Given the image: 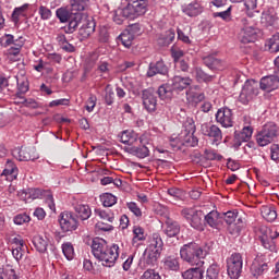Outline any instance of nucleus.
I'll list each match as a JSON object with an SVG mask.
<instances>
[{"label": "nucleus", "instance_id": "bf43d9fd", "mask_svg": "<svg viewBox=\"0 0 279 279\" xmlns=\"http://www.w3.org/2000/svg\"><path fill=\"white\" fill-rule=\"evenodd\" d=\"M204 64L208 66V69H218L219 66V61L213 56H207L204 59Z\"/></svg>", "mask_w": 279, "mask_h": 279}, {"label": "nucleus", "instance_id": "774afa93", "mask_svg": "<svg viewBox=\"0 0 279 279\" xmlns=\"http://www.w3.org/2000/svg\"><path fill=\"white\" fill-rule=\"evenodd\" d=\"M4 275L7 279H19L16 276V270L11 265L4 267Z\"/></svg>", "mask_w": 279, "mask_h": 279}, {"label": "nucleus", "instance_id": "e2e57ef3", "mask_svg": "<svg viewBox=\"0 0 279 279\" xmlns=\"http://www.w3.org/2000/svg\"><path fill=\"white\" fill-rule=\"evenodd\" d=\"M141 279H162V278L160 277V274H158L156 270L147 269L146 271H144Z\"/></svg>", "mask_w": 279, "mask_h": 279}, {"label": "nucleus", "instance_id": "a19ab883", "mask_svg": "<svg viewBox=\"0 0 279 279\" xmlns=\"http://www.w3.org/2000/svg\"><path fill=\"white\" fill-rule=\"evenodd\" d=\"M27 8H29V4H23L22 7L14 9L12 13L13 23H19L21 19L27 16Z\"/></svg>", "mask_w": 279, "mask_h": 279}, {"label": "nucleus", "instance_id": "49530a36", "mask_svg": "<svg viewBox=\"0 0 279 279\" xmlns=\"http://www.w3.org/2000/svg\"><path fill=\"white\" fill-rule=\"evenodd\" d=\"M61 247L66 260H73V258H75V248H73L71 242L63 243Z\"/></svg>", "mask_w": 279, "mask_h": 279}, {"label": "nucleus", "instance_id": "7ed1b4c3", "mask_svg": "<svg viewBox=\"0 0 279 279\" xmlns=\"http://www.w3.org/2000/svg\"><path fill=\"white\" fill-rule=\"evenodd\" d=\"M147 12V0H133L128 5L119 9L117 14L122 16L123 19H130L134 21V19H138V16H143Z\"/></svg>", "mask_w": 279, "mask_h": 279}, {"label": "nucleus", "instance_id": "2f4dec72", "mask_svg": "<svg viewBox=\"0 0 279 279\" xmlns=\"http://www.w3.org/2000/svg\"><path fill=\"white\" fill-rule=\"evenodd\" d=\"M278 24V15L275 12L266 11L262 14V25L265 27H274Z\"/></svg>", "mask_w": 279, "mask_h": 279}, {"label": "nucleus", "instance_id": "393cba45", "mask_svg": "<svg viewBox=\"0 0 279 279\" xmlns=\"http://www.w3.org/2000/svg\"><path fill=\"white\" fill-rule=\"evenodd\" d=\"M183 279H204V266H195L182 272Z\"/></svg>", "mask_w": 279, "mask_h": 279}, {"label": "nucleus", "instance_id": "58836bf2", "mask_svg": "<svg viewBox=\"0 0 279 279\" xmlns=\"http://www.w3.org/2000/svg\"><path fill=\"white\" fill-rule=\"evenodd\" d=\"M265 48L270 51V53H278L279 51V33H276L266 41Z\"/></svg>", "mask_w": 279, "mask_h": 279}, {"label": "nucleus", "instance_id": "72a5a7b5", "mask_svg": "<svg viewBox=\"0 0 279 279\" xmlns=\"http://www.w3.org/2000/svg\"><path fill=\"white\" fill-rule=\"evenodd\" d=\"M88 5H90V0H71V8L74 14L88 10Z\"/></svg>", "mask_w": 279, "mask_h": 279}, {"label": "nucleus", "instance_id": "338daca9", "mask_svg": "<svg viewBox=\"0 0 279 279\" xmlns=\"http://www.w3.org/2000/svg\"><path fill=\"white\" fill-rule=\"evenodd\" d=\"M95 106H97V96L90 95L86 101L87 112H93V110H95Z\"/></svg>", "mask_w": 279, "mask_h": 279}, {"label": "nucleus", "instance_id": "ea45409f", "mask_svg": "<svg viewBox=\"0 0 279 279\" xmlns=\"http://www.w3.org/2000/svg\"><path fill=\"white\" fill-rule=\"evenodd\" d=\"M173 85L171 83L163 84L158 88L160 99H171L173 97Z\"/></svg>", "mask_w": 279, "mask_h": 279}, {"label": "nucleus", "instance_id": "6ab92c4d", "mask_svg": "<svg viewBox=\"0 0 279 279\" xmlns=\"http://www.w3.org/2000/svg\"><path fill=\"white\" fill-rule=\"evenodd\" d=\"M1 178H5L8 182H14L19 178V167L12 160H7L4 170L1 173Z\"/></svg>", "mask_w": 279, "mask_h": 279}, {"label": "nucleus", "instance_id": "b1692460", "mask_svg": "<svg viewBox=\"0 0 279 279\" xmlns=\"http://www.w3.org/2000/svg\"><path fill=\"white\" fill-rule=\"evenodd\" d=\"M160 252L154 248H149L148 246L144 251V263L150 267H154L156 263H158V258H160Z\"/></svg>", "mask_w": 279, "mask_h": 279}, {"label": "nucleus", "instance_id": "a878e982", "mask_svg": "<svg viewBox=\"0 0 279 279\" xmlns=\"http://www.w3.org/2000/svg\"><path fill=\"white\" fill-rule=\"evenodd\" d=\"M125 151L132 156H136V158H147L149 156V148L145 145L129 146L125 148Z\"/></svg>", "mask_w": 279, "mask_h": 279}, {"label": "nucleus", "instance_id": "603ef678", "mask_svg": "<svg viewBox=\"0 0 279 279\" xmlns=\"http://www.w3.org/2000/svg\"><path fill=\"white\" fill-rule=\"evenodd\" d=\"M165 267L171 271H178V269H180V262H178L175 257H167L165 259Z\"/></svg>", "mask_w": 279, "mask_h": 279}, {"label": "nucleus", "instance_id": "de8ad7c7", "mask_svg": "<svg viewBox=\"0 0 279 279\" xmlns=\"http://www.w3.org/2000/svg\"><path fill=\"white\" fill-rule=\"evenodd\" d=\"M213 16L214 19H221L222 21H226V23H230V21H232V7H229L221 12H214Z\"/></svg>", "mask_w": 279, "mask_h": 279}, {"label": "nucleus", "instance_id": "dca6fc26", "mask_svg": "<svg viewBox=\"0 0 279 279\" xmlns=\"http://www.w3.org/2000/svg\"><path fill=\"white\" fill-rule=\"evenodd\" d=\"M143 106L147 112H156V107L158 106V98L149 89L143 90L142 94Z\"/></svg>", "mask_w": 279, "mask_h": 279}, {"label": "nucleus", "instance_id": "6e6d98bb", "mask_svg": "<svg viewBox=\"0 0 279 279\" xmlns=\"http://www.w3.org/2000/svg\"><path fill=\"white\" fill-rule=\"evenodd\" d=\"M38 14H39L41 21H49V19H51V16H53V13L50 11V9L45 5L39 7Z\"/></svg>", "mask_w": 279, "mask_h": 279}, {"label": "nucleus", "instance_id": "4468645a", "mask_svg": "<svg viewBox=\"0 0 279 279\" xmlns=\"http://www.w3.org/2000/svg\"><path fill=\"white\" fill-rule=\"evenodd\" d=\"M216 121L222 128H232L234 125V114L228 107H222L216 112Z\"/></svg>", "mask_w": 279, "mask_h": 279}, {"label": "nucleus", "instance_id": "37998d69", "mask_svg": "<svg viewBox=\"0 0 279 279\" xmlns=\"http://www.w3.org/2000/svg\"><path fill=\"white\" fill-rule=\"evenodd\" d=\"M262 217L269 222L276 221L278 218V213H276L274 207L265 206L262 208Z\"/></svg>", "mask_w": 279, "mask_h": 279}, {"label": "nucleus", "instance_id": "f03ea898", "mask_svg": "<svg viewBox=\"0 0 279 279\" xmlns=\"http://www.w3.org/2000/svg\"><path fill=\"white\" fill-rule=\"evenodd\" d=\"M180 256L182 260L189 263L192 267H204V258H206V252L195 242L183 245L180 250Z\"/></svg>", "mask_w": 279, "mask_h": 279}, {"label": "nucleus", "instance_id": "473e14b6", "mask_svg": "<svg viewBox=\"0 0 279 279\" xmlns=\"http://www.w3.org/2000/svg\"><path fill=\"white\" fill-rule=\"evenodd\" d=\"M80 21H82L81 13H75L74 15H72L71 19L68 21V27H64L65 34H73V32L77 29Z\"/></svg>", "mask_w": 279, "mask_h": 279}, {"label": "nucleus", "instance_id": "a211bd4d", "mask_svg": "<svg viewBox=\"0 0 279 279\" xmlns=\"http://www.w3.org/2000/svg\"><path fill=\"white\" fill-rule=\"evenodd\" d=\"M268 269L269 266L265 262V257H263V255H257L252 263L251 274L254 276V278H258V276H263V272L267 271Z\"/></svg>", "mask_w": 279, "mask_h": 279}, {"label": "nucleus", "instance_id": "680f3d73", "mask_svg": "<svg viewBox=\"0 0 279 279\" xmlns=\"http://www.w3.org/2000/svg\"><path fill=\"white\" fill-rule=\"evenodd\" d=\"M168 195L174 199H182L184 197V192L178 187H171L168 190Z\"/></svg>", "mask_w": 279, "mask_h": 279}, {"label": "nucleus", "instance_id": "0e129e2a", "mask_svg": "<svg viewBox=\"0 0 279 279\" xmlns=\"http://www.w3.org/2000/svg\"><path fill=\"white\" fill-rule=\"evenodd\" d=\"M206 279H219V268L217 266H210L207 269Z\"/></svg>", "mask_w": 279, "mask_h": 279}, {"label": "nucleus", "instance_id": "4be33fe9", "mask_svg": "<svg viewBox=\"0 0 279 279\" xmlns=\"http://www.w3.org/2000/svg\"><path fill=\"white\" fill-rule=\"evenodd\" d=\"M193 84V80L191 77H182V76H174L171 81V86L173 90L182 92L185 88H189Z\"/></svg>", "mask_w": 279, "mask_h": 279}, {"label": "nucleus", "instance_id": "f704fd0d", "mask_svg": "<svg viewBox=\"0 0 279 279\" xmlns=\"http://www.w3.org/2000/svg\"><path fill=\"white\" fill-rule=\"evenodd\" d=\"M74 11H69V9L61 7L57 9L56 16L60 21V23H69V20L74 16Z\"/></svg>", "mask_w": 279, "mask_h": 279}, {"label": "nucleus", "instance_id": "f257e3e1", "mask_svg": "<svg viewBox=\"0 0 279 279\" xmlns=\"http://www.w3.org/2000/svg\"><path fill=\"white\" fill-rule=\"evenodd\" d=\"M92 252L104 267H114L119 259V244L109 246L108 242L101 238H95L93 240Z\"/></svg>", "mask_w": 279, "mask_h": 279}, {"label": "nucleus", "instance_id": "09e8293b", "mask_svg": "<svg viewBox=\"0 0 279 279\" xmlns=\"http://www.w3.org/2000/svg\"><path fill=\"white\" fill-rule=\"evenodd\" d=\"M100 199L102 202V206L106 208H110L117 204V196L110 193H105L100 196Z\"/></svg>", "mask_w": 279, "mask_h": 279}, {"label": "nucleus", "instance_id": "aec40b11", "mask_svg": "<svg viewBox=\"0 0 279 279\" xmlns=\"http://www.w3.org/2000/svg\"><path fill=\"white\" fill-rule=\"evenodd\" d=\"M197 90H199V86L191 87L186 92V99H187L189 104H192V106H197V104H202V101H204V99H206V95L204 93L197 92Z\"/></svg>", "mask_w": 279, "mask_h": 279}, {"label": "nucleus", "instance_id": "f3484780", "mask_svg": "<svg viewBox=\"0 0 279 279\" xmlns=\"http://www.w3.org/2000/svg\"><path fill=\"white\" fill-rule=\"evenodd\" d=\"M258 84L260 90H265V93H271L278 89L279 77L277 75L264 76L260 78V82Z\"/></svg>", "mask_w": 279, "mask_h": 279}, {"label": "nucleus", "instance_id": "69168bd1", "mask_svg": "<svg viewBox=\"0 0 279 279\" xmlns=\"http://www.w3.org/2000/svg\"><path fill=\"white\" fill-rule=\"evenodd\" d=\"M98 71L102 73V77H108L110 75V65L106 61H101L98 65Z\"/></svg>", "mask_w": 279, "mask_h": 279}, {"label": "nucleus", "instance_id": "2eb2a0df", "mask_svg": "<svg viewBox=\"0 0 279 279\" xmlns=\"http://www.w3.org/2000/svg\"><path fill=\"white\" fill-rule=\"evenodd\" d=\"M254 134V129L250 125H244L242 131L234 133L233 147L239 149L243 143H248Z\"/></svg>", "mask_w": 279, "mask_h": 279}, {"label": "nucleus", "instance_id": "7c9ffc66", "mask_svg": "<svg viewBox=\"0 0 279 279\" xmlns=\"http://www.w3.org/2000/svg\"><path fill=\"white\" fill-rule=\"evenodd\" d=\"M120 141L124 144V145H129V147H132L133 143H136L138 141V134H136V132L134 131H123L120 134Z\"/></svg>", "mask_w": 279, "mask_h": 279}, {"label": "nucleus", "instance_id": "4c0bfd02", "mask_svg": "<svg viewBox=\"0 0 279 279\" xmlns=\"http://www.w3.org/2000/svg\"><path fill=\"white\" fill-rule=\"evenodd\" d=\"M163 245H165V243L162 242V238L160 236V234L153 233V235L150 238V243L147 247L162 253Z\"/></svg>", "mask_w": 279, "mask_h": 279}, {"label": "nucleus", "instance_id": "1a4fd4ad", "mask_svg": "<svg viewBox=\"0 0 279 279\" xmlns=\"http://www.w3.org/2000/svg\"><path fill=\"white\" fill-rule=\"evenodd\" d=\"M182 217L190 222V226L194 228V230H204L205 226V215L204 211L197 210L195 208H183L181 210Z\"/></svg>", "mask_w": 279, "mask_h": 279}, {"label": "nucleus", "instance_id": "6e6552de", "mask_svg": "<svg viewBox=\"0 0 279 279\" xmlns=\"http://www.w3.org/2000/svg\"><path fill=\"white\" fill-rule=\"evenodd\" d=\"M195 122L193 119H187L183 124V130L181 131L178 141L181 145H187L190 147H195L198 143L197 137H195Z\"/></svg>", "mask_w": 279, "mask_h": 279}, {"label": "nucleus", "instance_id": "ddd939ff", "mask_svg": "<svg viewBox=\"0 0 279 279\" xmlns=\"http://www.w3.org/2000/svg\"><path fill=\"white\" fill-rule=\"evenodd\" d=\"M12 156L20 162H27L29 160H37L38 154H36L35 147H21L12 150Z\"/></svg>", "mask_w": 279, "mask_h": 279}, {"label": "nucleus", "instance_id": "8fccbe9b", "mask_svg": "<svg viewBox=\"0 0 279 279\" xmlns=\"http://www.w3.org/2000/svg\"><path fill=\"white\" fill-rule=\"evenodd\" d=\"M96 217H99L102 219V221H109V223H112L114 221V214L108 210L102 209H95Z\"/></svg>", "mask_w": 279, "mask_h": 279}, {"label": "nucleus", "instance_id": "39448f33", "mask_svg": "<svg viewBox=\"0 0 279 279\" xmlns=\"http://www.w3.org/2000/svg\"><path fill=\"white\" fill-rule=\"evenodd\" d=\"M279 136L278 125L274 122L266 123L260 131L255 135V141L259 147L271 145Z\"/></svg>", "mask_w": 279, "mask_h": 279}, {"label": "nucleus", "instance_id": "5fc2aeb1", "mask_svg": "<svg viewBox=\"0 0 279 279\" xmlns=\"http://www.w3.org/2000/svg\"><path fill=\"white\" fill-rule=\"evenodd\" d=\"M15 226H24V223H29L32 218L27 214H19L13 218Z\"/></svg>", "mask_w": 279, "mask_h": 279}, {"label": "nucleus", "instance_id": "f8f14e48", "mask_svg": "<svg viewBox=\"0 0 279 279\" xmlns=\"http://www.w3.org/2000/svg\"><path fill=\"white\" fill-rule=\"evenodd\" d=\"M59 226L62 232H73L77 230V217L70 211H63L59 216Z\"/></svg>", "mask_w": 279, "mask_h": 279}, {"label": "nucleus", "instance_id": "e433bc0d", "mask_svg": "<svg viewBox=\"0 0 279 279\" xmlns=\"http://www.w3.org/2000/svg\"><path fill=\"white\" fill-rule=\"evenodd\" d=\"M33 244L37 252L45 254L47 252L48 240L43 235H37L33 239Z\"/></svg>", "mask_w": 279, "mask_h": 279}, {"label": "nucleus", "instance_id": "a18cd8bd", "mask_svg": "<svg viewBox=\"0 0 279 279\" xmlns=\"http://www.w3.org/2000/svg\"><path fill=\"white\" fill-rule=\"evenodd\" d=\"M123 47L126 49H130L132 47V43H134V34L130 33V31H124L120 36H119Z\"/></svg>", "mask_w": 279, "mask_h": 279}, {"label": "nucleus", "instance_id": "c85d7f7f", "mask_svg": "<svg viewBox=\"0 0 279 279\" xmlns=\"http://www.w3.org/2000/svg\"><path fill=\"white\" fill-rule=\"evenodd\" d=\"M219 223H221V215H219V211L213 210L205 216V226L218 228Z\"/></svg>", "mask_w": 279, "mask_h": 279}, {"label": "nucleus", "instance_id": "864d4df0", "mask_svg": "<svg viewBox=\"0 0 279 279\" xmlns=\"http://www.w3.org/2000/svg\"><path fill=\"white\" fill-rule=\"evenodd\" d=\"M48 192L49 190L32 189L29 190V197L32 199H44Z\"/></svg>", "mask_w": 279, "mask_h": 279}, {"label": "nucleus", "instance_id": "3c124183", "mask_svg": "<svg viewBox=\"0 0 279 279\" xmlns=\"http://www.w3.org/2000/svg\"><path fill=\"white\" fill-rule=\"evenodd\" d=\"M221 219H225L226 223L229 226L236 221V217H239V211L236 209L229 210L220 215Z\"/></svg>", "mask_w": 279, "mask_h": 279}, {"label": "nucleus", "instance_id": "bb28decb", "mask_svg": "<svg viewBox=\"0 0 279 279\" xmlns=\"http://www.w3.org/2000/svg\"><path fill=\"white\" fill-rule=\"evenodd\" d=\"M183 13L186 14V16H199L202 12H204V8L199 2H191L190 4L183 7L182 9Z\"/></svg>", "mask_w": 279, "mask_h": 279}, {"label": "nucleus", "instance_id": "9d476101", "mask_svg": "<svg viewBox=\"0 0 279 279\" xmlns=\"http://www.w3.org/2000/svg\"><path fill=\"white\" fill-rule=\"evenodd\" d=\"M243 272V256L241 253H233L227 259V274L231 279L241 278Z\"/></svg>", "mask_w": 279, "mask_h": 279}, {"label": "nucleus", "instance_id": "423d86ee", "mask_svg": "<svg viewBox=\"0 0 279 279\" xmlns=\"http://www.w3.org/2000/svg\"><path fill=\"white\" fill-rule=\"evenodd\" d=\"M260 95V84L256 80H246L242 86L239 101L244 106H247L251 101H254Z\"/></svg>", "mask_w": 279, "mask_h": 279}, {"label": "nucleus", "instance_id": "9b49d317", "mask_svg": "<svg viewBox=\"0 0 279 279\" xmlns=\"http://www.w3.org/2000/svg\"><path fill=\"white\" fill-rule=\"evenodd\" d=\"M201 133L203 136L210 138L213 145H219L223 140V133L216 124L203 123L201 125Z\"/></svg>", "mask_w": 279, "mask_h": 279}, {"label": "nucleus", "instance_id": "0eeeda50", "mask_svg": "<svg viewBox=\"0 0 279 279\" xmlns=\"http://www.w3.org/2000/svg\"><path fill=\"white\" fill-rule=\"evenodd\" d=\"M259 234L263 246L270 252H276V242L274 240L279 238L278 227L263 225L259 227Z\"/></svg>", "mask_w": 279, "mask_h": 279}, {"label": "nucleus", "instance_id": "79ce46f5", "mask_svg": "<svg viewBox=\"0 0 279 279\" xmlns=\"http://www.w3.org/2000/svg\"><path fill=\"white\" fill-rule=\"evenodd\" d=\"M192 73L196 77L197 82L208 83L215 80V75L206 74V72H204V70L201 68H195Z\"/></svg>", "mask_w": 279, "mask_h": 279}, {"label": "nucleus", "instance_id": "c9c22d12", "mask_svg": "<svg viewBox=\"0 0 279 279\" xmlns=\"http://www.w3.org/2000/svg\"><path fill=\"white\" fill-rule=\"evenodd\" d=\"M133 234L132 245H134V247H138V245H141L138 241H145V239H147L145 235V229L138 226L133 227Z\"/></svg>", "mask_w": 279, "mask_h": 279}, {"label": "nucleus", "instance_id": "412c9836", "mask_svg": "<svg viewBox=\"0 0 279 279\" xmlns=\"http://www.w3.org/2000/svg\"><path fill=\"white\" fill-rule=\"evenodd\" d=\"M169 69L163 61H157L156 63H150L147 71V77H154V75H167Z\"/></svg>", "mask_w": 279, "mask_h": 279}, {"label": "nucleus", "instance_id": "052dcab7", "mask_svg": "<svg viewBox=\"0 0 279 279\" xmlns=\"http://www.w3.org/2000/svg\"><path fill=\"white\" fill-rule=\"evenodd\" d=\"M23 254H25V246H13L12 247V256L19 263L23 258Z\"/></svg>", "mask_w": 279, "mask_h": 279}, {"label": "nucleus", "instance_id": "4d7b16f0", "mask_svg": "<svg viewBox=\"0 0 279 279\" xmlns=\"http://www.w3.org/2000/svg\"><path fill=\"white\" fill-rule=\"evenodd\" d=\"M45 204L51 210V213H56V201H53V194L50 191L46 192V196H44Z\"/></svg>", "mask_w": 279, "mask_h": 279}, {"label": "nucleus", "instance_id": "cd10ccee", "mask_svg": "<svg viewBox=\"0 0 279 279\" xmlns=\"http://www.w3.org/2000/svg\"><path fill=\"white\" fill-rule=\"evenodd\" d=\"M74 210L82 221H86V219H90V215L93 211L90 210V206L84 204H77L74 206Z\"/></svg>", "mask_w": 279, "mask_h": 279}, {"label": "nucleus", "instance_id": "c03bdc74", "mask_svg": "<svg viewBox=\"0 0 279 279\" xmlns=\"http://www.w3.org/2000/svg\"><path fill=\"white\" fill-rule=\"evenodd\" d=\"M27 90H29V82L27 81V78H17V93H16V97L23 98V95H25V93H27Z\"/></svg>", "mask_w": 279, "mask_h": 279}, {"label": "nucleus", "instance_id": "5701e85b", "mask_svg": "<svg viewBox=\"0 0 279 279\" xmlns=\"http://www.w3.org/2000/svg\"><path fill=\"white\" fill-rule=\"evenodd\" d=\"M95 34V21L87 20L78 29V36L81 40H86L90 38V35Z\"/></svg>", "mask_w": 279, "mask_h": 279}, {"label": "nucleus", "instance_id": "13d9d810", "mask_svg": "<svg viewBox=\"0 0 279 279\" xmlns=\"http://www.w3.org/2000/svg\"><path fill=\"white\" fill-rule=\"evenodd\" d=\"M162 40L163 47H168V45H171L172 41L175 40V32L173 29H169L162 37Z\"/></svg>", "mask_w": 279, "mask_h": 279}, {"label": "nucleus", "instance_id": "20e7f679", "mask_svg": "<svg viewBox=\"0 0 279 279\" xmlns=\"http://www.w3.org/2000/svg\"><path fill=\"white\" fill-rule=\"evenodd\" d=\"M242 28L239 34V39L244 45L254 43L258 36V28L256 22L252 19V14L248 13V17L241 19Z\"/></svg>", "mask_w": 279, "mask_h": 279}, {"label": "nucleus", "instance_id": "c756f323", "mask_svg": "<svg viewBox=\"0 0 279 279\" xmlns=\"http://www.w3.org/2000/svg\"><path fill=\"white\" fill-rule=\"evenodd\" d=\"M163 232L165 234H167V236L170 238L178 236L180 234V223H178V221L168 219L166 221V228Z\"/></svg>", "mask_w": 279, "mask_h": 279}]
</instances>
